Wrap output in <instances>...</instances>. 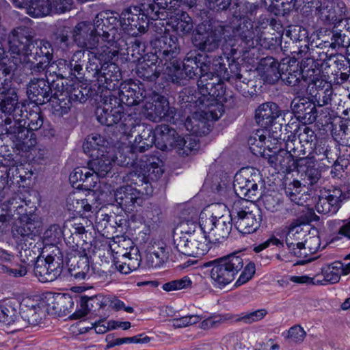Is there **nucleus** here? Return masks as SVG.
<instances>
[{
    "mask_svg": "<svg viewBox=\"0 0 350 350\" xmlns=\"http://www.w3.org/2000/svg\"><path fill=\"white\" fill-rule=\"evenodd\" d=\"M301 191V186L299 180H293L285 188L286 196L290 198L291 202H293L297 205L303 203L301 196H300Z\"/></svg>",
    "mask_w": 350,
    "mask_h": 350,
    "instance_id": "69168bd1",
    "label": "nucleus"
},
{
    "mask_svg": "<svg viewBox=\"0 0 350 350\" xmlns=\"http://www.w3.org/2000/svg\"><path fill=\"white\" fill-rule=\"evenodd\" d=\"M323 70V68H320L319 70L315 69L314 72H310L308 75L309 77L307 80V87L311 88L310 92L312 95L319 90H327L332 86L329 82L319 77V75Z\"/></svg>",
    "mask_w": 350,
    "mask_h": 350,
    "instance_id": "052dcab7",
    "label": "nucleus"
},
{
    "mask_svg": "<svg viewBox=\"0 0 350 350\" xmlns=\"http://www.w3.org/2000/svg\"><path fill=\"white\" fill-rule=\"evenodd\" d=\"M321 247V239L318 236H308L302 243V246L295 252L298 258H306L310 254L316 253Z\"/></svg>",
    "mask_w": 350,
    "mask_h": 350,
    "instance_id": "5fc2aeb1",
    "label": "nucleus"
},
{
    "mask_svg": "<svg viewBox=\"0 0 350 350\" xmlns=\"http://www.w3.org/2000/svg\"><path fill=\"white\" fill-rule=\"evenodd\" d=\"M108 142L99 134H92L86 139L83 145V150L85 154L90 157H100L104 156L107 151Z\"/></svg>",
    "mask_w": 350,
    "mask_h": 350,
    "instance_id": "a19ab883",
    "label": "nucleus"
},
{
    "mask_svg": "<svg viewBox=\"0 0 350 350\" xmlns=\"http://www.w3.org/2000/svg\"><path fill=\"white\" fill-rule=\"evenodd\" d=\"M53 41L57 50L60 51L63 56H68L73 53L70 60L61 58L57 61L56 70L54 71L57 77L71 79L81 77L85 48L79 46L75 40L74 36L70 38L67 31L64 29H58L53 34Z\"/></svg>",
    "mask_w": 350,
    "mask_h": 350,
    "instance_id": "9b49d317",
    "label": "nucleus"
},
{
    "mask_svg": "<svg viewBox=\"0 0 350 350\" xmlns=\"http://www.w3.org/2000/svg\"><path fill=\"white\" fill-rule=\"evenodd\" d=\"M202 108L185 121V127L191 135H208L213 128V122L217 120L224 112V105L213 104L209 107L202 106Z\"/></svg>",
    "mask_w": 350,
    "mask_h": 350,
    "instance_id": "a211bd4d",
    "label": "nucleus"
},
{
    "mask_svg": "<svg viewBox=\"0 0 350 350\" xmlns=\"http://www.w3.org/2000/svg\"><path fill=\"white\" fill-rule=\"evenodd\" d=\"M148 124H141L140 119L136 113H124L122 111L121 118L116 124V128L122 135L126 137L132 136L133 132L138 129V132Z\"/></svg>",
    "mask_w": 350,
    "mask_h": 350,
    "instance_id": "ea45409f",
    "label": "nucleus"
},
{
    "mask_svg": "<svg viewBox=\"0 0 350 350\" xmlns=\"http://www.w3.org/2000/svg\"><path fill=\"white\" fill-rule=\"evenodd\" d=\"M297 149L295 144L286 139L284 148H280L278 152L269 155L268 163L278 172L289 173L297 170L299 166L308 161V159H302L303 155Z\"/></svg>",
    "mask_w": 350,
    "mask_h": 350,
    "instance_id": "6ab92c4d",
    "label": "nucleus"
},
{
    "mask_svg": "<svg viewBox=\"0 0 350 350\" xmlns=\"http://www.w3.org/2000/svg\"><path fill=\"white\" fill-rule=\"evenodd\" d=\"M6 75L3 78L7 80L5 83L0 85V111L5 116V119H1L5 123L6 134L10 139L21 138L27 134V130L20 126L21 120L18 117L23 116V109L25 106L18 102V96L10 89V75Z\"/></svg>",
    "mask_w": 350,
    "mask_h": 350,
    "instance_id": "ddd939ff",
    "label": "nucleus"
},
{
    "mask_svg": "<svg viewBox=\"0 0 350 350\" xmlns=\"http://www.w3.org/2000/svg\"><path fill=\"white\" fill-rule=\"evenodd\" d=\"M302 58L300 66L296 59H291L289 64L286 66L285 68H284L285 64H283L281 68V77H280L284 84L295 88V90L297 92L302 91L307 88L308 77L304 76V72H306L308 75L310 72H314L315 70L312 68L311 69L308 67L305 68L302 64L307 58H312V57ZM293 59H296L295 55H293Z\"/></svg>",
    "mask_w": 350,
    "mask_h": 350,
    "instance_id": "5701e85b",
    "label": "nucleus"
},
{
    "mask_svg": "<svg viewBox=\"0 0 350 350\" xmlns=\"http://www.w3.org/2000/svg\"><path fill=\"white\" fill-rule=\"evenodd\" d=\"M192 241H197V230L194 229L193 231L187 230L184 228V230H180L178 232V228H176L173 234V244L174 249L181 254L186 256L187 252H189V243Z\"/></svg>",
    "mask_w": 350,
    "mask_h": 350,
    "instance_id": "a18cd8bd",
    "label": "nucleus"
},
{
    "mask_svg": "<svg viewBox=\"0 0 350 350\" xmlns=\"http://www.w3.org/2000/svg\"><path fill=\"white\" fill-rule=\"evenodd\" d=\"M284 34L289 38L293 42H299L300 44L297 46V51H291L292 54H297V58L305 57H312V51H310L308 40V33L307 30L301 26H289L285 30Z\"/></svg>",
    "mask_w": 350,
    "mask_h": 350,
    "instance_id": "c85d7f7f",
    "label": "nucleus"
},
{
    "mask_svg": "<svg viewBox=\"0 0 350 350\" xmlns=\"http://www.w3.org/2000/svg\"><path fill=\"white\" fill-rule=\"evenodd\" d=\"M118 88V104L126 106L137 105L148 98L150 90H146L144 84L136 83L129 79L120 83Z\"/></svg>",
    "mask_w": 350,
    "mask_h": 350,
    "instance_id": "393cba45",
    "label": "nucleus"
},
{
    "mask_svg": "<svg viewBox=\"0 0 350 350\" xmlns=\"http://www.w3.org/2000/svg\"><path fill=\"white\" fill-rule=\"evenodd\" d=\"M44 299L47 310L58 315L70 313L75 306L72 297L68 295L46 293Z\"/></svg>",
    "mask_w": 350,
    "mask_h": 350,
    "instance_id": "72a5a7b5",
    "label": "nucleus"
},
{
    "mask_svg": "<svg viewBox=\"0 0 350 350\" xmlns=\"http://www.w3.org/2000/svg\"><path fill=\"white\" fill-rule=\"evenodd\" d=\"M216 217V216L211 215L210 217L203 220V217L200 216V221L197 230L199 236H206L207 239H210L209 236L207 234L213 235V232L215 228Z\"/></svg>",
    "mask_w": 350,
    "mask_h": 350,
    "instance_id": "0e129e2a",
    "label": "nucleus"
},
{
    "mask_svg": "<svg viewBox=\"0 0 350 350\" xmlns=\"http://www.w3.org/2000/svg\"><path fill=\"white\" fill-rule=\"evenodd\" d=\"M192 282L189 277L184 276L182 278L174 280L163 284V289L165 291H173L187 288L191 286Z\"/></svg>",
    "mask_w": 350,
    "mask_h": 350,
    "instance_id": "774afa93",
    "label": "nucleus"
},
{
    "mask_svg": "<svg viewBox=\"0 0 350 350\" xmlns=\"http://www.w3.org/2000/svg\"><path fill=\"white\" fill-rule=\"evenodd\" d=\"M281 68L278 61L271 56L262 58L258 66L264 81L271 84H275L281 77Z\"/></svg>",
    "mask_w": 350,
    "mask_h": 350,
    "instance_id": "4c0bfd02",
    "label": "nucleus"
},
{
    "mask_svg": "<svg viewBox=\"0 0 350 350\" xmlns=\"http://www.w3.org/2000/svg\"><path fill=\"white\" fill-rule=\"evenodd\" d=\"M174 14L170 15L167 18L168 25L170 29L180 36H184L190 34L193 30V21L187 12L174 8L170 12Z\"/></svg>",
    "mask_w": 350,
    "mask_h": 350,
    "instance_id": "2f4dec72",
    "label": "nucleus"
},
{
    "mask_svg": "<svg viewBox=\"0 0 350 350\" xmlns=\"http://www.w3.org/2000/svg\"><path fill=\"white\" fill-rule=\"evenodd\" d=\"M338 229L333 232L331 236V242L334 243L336 241L345 240L350 241V219L340 220Z\"/></svg>",
    "mask_w": 350,
    "mask_h": 350,
    "instance_id": "e2e57ef3",
    "label": "nucleus"
},
{
    "mask_svg": "<svg viewBox=\"0 0 350 350\" xmlns=\"http://www.w3.org/2000/svg\"><path fill=\"white\" fill-rule=\"evenodd\" d=\"M21 120L20 126L24 128L27 131V134L18 139H11L14 144L15 147L23 152H28L37 143L36 135L33 131H37L41 128L43 124V117L40 110L38 108V111H27L26 107L23 109V116L18 117Z\"/></svg>",
    "mask_w": 350,
    "mask_h": 350,
    "instance_id": "412c9836",
    "label": "nucleus"
},
{
    "mask_svg": "<svg viewBox=\"0 0 350 350\" xmlns=\"http://www.w3.org/2000/svg\"><path fill=\"white\" fill-rule=\"evenodd\" d=\"M156 5L150 3L142 4V8L133 6L124 10L120 16L122 30L133 36L144 33L149 27L150 19L159 17L155 12Z\"/></svg>",
    "mask_w": 350,
    "mask_h": 350,
    "instance_id": "4468645a",
    "label": "nucleus"
},
{
    "mask_svg": "<svg viewBox=\"0 0 350 350\" xmlns=\"http://www.w3.org/2000/svg\"><path fill=\"white\" fill-rule=\"evenodd\" d=\"M340 265L336 261L325 265L321 268V274L323 278L321 280L325 285L327 283L336 284L339 282L341 277Z\"/></svg>",
    "mask_w": 350,
    "mask_h": 350,
    "instance_id": "4d7b16f0",
    "label": "nucleus"
},
{
    "mask_svg": "<svg viewBox=\"0 0 350 350\" xmlns=\"http://www.w3.org/2000/svg\"><path fill=\"white\" fill-rule=\"evenodd\" d=\"M18 8H27L29 16L34 18L42 17L52 14L50 0H11Z\"/></svg>",
    "mask_w": 350,
    "mask_h": 350,
    "instance_id": "e433bc0d",
    "label": "nucleus"
},
{
    "mask_svg": "<svg viewBox=\"0 0 350 350\" xmlns=\"http://www.w3.org/2000/svg\"><path fill=\"white\" fill-rule=\"evenodd\" d=\"M239 62H229L228 71L221 56L213 62L212 57L206 53H200L196 50L189 51L186 59L185 79L199 78L198 87L202 107L223 105L221 100L226 92L224 81L234 86L239 92H247V79L240 73Z\"/></svg>",
    "mask_w": 350,
    "mask_h": 350,
    "instance_id": "f257e3e1",
    "label": "nucleus"
},
{
    "mask_svg": "<svg viewBox=\"0 0 350 350\" xmlns=\"http://www.w3.org/2000/svg\"><path fill=\"white\" fill-rule=\"evenodd\" d=\"M153 52L150 57L157 59L165 66V75L173 83H180L186 74V59L188 52L181 63L178 56L180 52L178 38L173 35L155 36L150 40Z\"/></svg>",
    "mask_w": 350,
    "mask_h": 350,
    "instance_id": "9d476101",
    "label": "nucleus"
},
{
    "mask_svg": "<svg viewBox=\"0 0 350 350\" xmlns=\"http://www.w3.org/2000/svg\"><path fill=\"white\" fill-rule=\"evenodd\" d=\"M1 167L8 175V180H9L10 189L12 187H20L21 183L31 178L33 174L31 170L26 167L25 164H20L10 167L1 166Z\"/></svg>",
    "mask_w": 350,
    "mask_h": 350,
    "instance_id": "79ce46f5",
    "label": "nucleus"
},
{
    "mask_svg": "<svg viewBox=\"0 0 350 350\" xmlns=\"http://www.w3.org/2000/svg\"><path fill=\"white\" fill-rule=\"evenodd\" d=\"M159 163L157 158L153 157L126 173L124 179L128 185L120 187L115 194L117 203L125 211H133L136 204L142 203L143 196L152 194L151 181L157 180L164 172Z\"/></svg>",
    "mask_w": 350,
    "mask_h": 350,
    "instance_id": "0eeeda50",
    "label": "nucleus"
},
{
    "mask_svg": "<svg viewBox=\"0 0 350 350\" xmlns=\"http://www.w3.org/2000/svg\"><path fill=\"white\" fill-rule=\"evenodd\" d=\"M347 10L342 1L323 0L316 7V16L323 25L337 24L342 21Z\"/></svg>",
    "mask_w": 350,
    "mask_h": 350,
    "instance_id": "a878e982",
    "label": "nucleus"
},
{
    "mask_svg": "<svg viewBox=\"0 0 350 350\" xmlns=\"http://www.w3.org/2000/svg\"><path fill=\"white\" fill-rule=\"evenodd\" d=\"M295 126L296 128L294 130L295 133L289 135L287 140L291 141L295 144L296 148L299 146L300 150L298 151L304 157L306 154L307 150H311L313 148V146L315 145L317 135L306 124L299 125V124H297Z\"/></svg>",
    "mask_w": 350,
    "mask_h": 350,
    "instance_id": "cd10ccee",
    "label": "nucleus"
},
{
    "mask_svg": "<svg viewBox=\"0 0 350 350\" xmlns=\"http://www.w3.org/2000/svg\"><path fill=\"white\" fill-rule=\"evenodd\" d=\"M233 21L232 25H218L214 28L207 29L206 25L202 23L198 25L196 32L192 37V43L193 46L200 51L204 53H212L219 49L221 45L222 40L226 42L223 46V53L228 62H235L237 59L233 60L232 58L226 54L230 51L231 45L239 44L236 36L234 33V30L237 29V22L233 16Z\"/></svg>",
    "mask_w": 350,
    "mask_h": 350,
    "instance_id": "f8f14e48",
    "label": "nucleus"
},
{
    "mask_svg": "<svg viewBox=\"0 0 350 350\" xmlns=\"http://www.w3.org/2000/svg\"><path fill=\"white\" fill-rule=\"evenodd\" d=\"M90 50L85 68L88 77L98 81L105 94H113L122 79L120 69L113 61L118 59V53H124V49L101 46Z\"/></svg>",
    "mask_w": 350,
    "mask_h": 350,
    "instance_id": "6e6552de",
    "label": "nucleus"
},
{
    "mask_svg": "<svg viewBox=\"0 0 350 350\" xmlns=\"http://www.w3.org/2000/svg\"><path fill=\"white\" fill-rule=\"evenodd\" d=\"M4 201L0 204V232L12 226L14 239L31 238L39 232L40 221L35 213L36 206H31L21 193L10 189Z\"/></svg>",
    "mask_w": 350,
    "mask_h": 350,
    "instance_id": "20e7f679",
    "label": "nucleus"
},
{
    "mask_svg": "<svg viewBox=\"0 0 350 350\" xmlns=\"http://www.w3.org/2000/svg\"><path fill=\"white\" fill-rule=\"evenodd\" d=\"M171 131L175 132L172 130L169 126L162 124L157 127L155 131H153L150 125H148L143 129L140 130L139 134L135 137V140L131 144H122L116 150V162L117 165L124 166L127 167H132L135 170L136 167L142 162L148 161L152 158H157L159 161V166L162 167V161L157 157L152 155H142L139 160H138L137 153H144L147 150L155 144L156 133L162 135V139L167 138V134Z\"/></svg>",
    "mask_w": 350,
    "mask_h": 350,
    "instance_id": "1a4fd4ad",
    "label": "nucleus"
},
{
    "mask_svg": "<svg viewBox=\"0 0 350 350\" xmlns=\"http://www.w3.org/2000/svg\"><path fill=\"white\" fill-rule=\"evenodd\" d=\"M265 209L279 218H286L293 214L294 204L287 202L277 196L266 195L262 198Z\"/></svg>",
    "mask_w": 350,
    "mask_h": 350,
    "instance_id": "58836bf2",
    "label": "nucleus"
},
{
    "mask_svg": "<svg viewBox=\"0 0 350 350\" xmlns=\"http://www.w3.org/2000/svg\"><path fill=\"white\" fill-rule=\"evenodd\" d=\"M103 107L96 110L97 120L103 125L112 126L121 118L122 105L118 104V98L114 94H105Z\"/></svg>",
    "mask_w": 350,
    "mask_h": 350,
    "instance_id": "bb28decb",
    "label": "nucleus"
},
{
    "mask_svg": "<svg viewBox=\"0 0 350 350\" xmlns=\"http://www.w3.org/2000/svg\"><path fill=\"white\" fill-rule=\"evenodd\" d=\"M88 92L86 88H82L79 85L76 87H70L69 90L64 91V92H68L67 96L70 99L71 103L72 102L85 103L88 98Z\"/></svg>",
    "mask_w": 350,
    "mask_h": 350,
    "instance_id": "338daca9",
    "label": "nucleus"
},
{
    "mask_svg": "<svg viewBox=\"0 0 350 350\" xmlns=\"http://www.w3.org/2000/svg\"><path fill=\"white\" fill-rule=\"evenodd\" d=\"M212 266L210 277L212 284L220 289L231 283L243 269V259L239 253H232L208 262Z\"/></svg>",
    "mask_w": 350,
    "mask_h": 350,
    "instance_id": "dca6fc26",
    "label": "nucleus"
},
{
    "mask_svg": "<svg viewBox=\"0 0 350 350\" xmlns=\"http://www.w3.org/2000/svg\"><path fill=\"white\" fill-rule=\"evenodd\" d=\"M306 236L300 225H291L286 236V244L291 254L295 256V252L302 246L300 241L301 237Z\"/></svg>",
    "mask_w": 350,
    "mask_h": 350,
    "instance_id": "3c124183",
    "label": "nucleus"
},
{
    "mask_svg": "<svg viewBox=\"0 0 350 350\" xmlns=\"http://www.w3.org/2000/svg\"><path fill=\"white\" fill-rule=\"evenodd\" d=\"M247 199L234 200L230 206L229 213L232 218L234 227L242 234H249L257 231L260 228L262 215L260 208L247 206Z\"/></svg>",
    "mask_w": 350,
    "mask_h": 350,
    "instance_id": "2eb2a0df",
    "label": "nucleus"
},
{
    "mask_svg": "<svg viewBox=\"0 0 350 350\" xmlns=\"http://www.w3.org/2000/svg\"><path fill=\"white\" fill-rule=\"evenodd\" d=\"M152 3L157 5L155 12L159 14V17L155 19H150L149 26H150V29L157 35H159V36L170 35L168 31L170 27L167 23V18L170 17V14L167 11L172 10L169 8H161L155 2V0H153Z\"/></svg>",
    "mask_w": 350,
    "mask_h": 350,
    "instance_id": "37998d69",
    "label": "nucleus"
},
{
    "mask_svg": "<svg viewBox=\"0 0 350 350\" xmlns=\"http://www.w3.org/2000/svg\"><path fill=\"white\" fill-rule=\"evenodd\" d=\"M78 307L79 308L74 313L78 318L85 317L90 313L101 315L103 311L106 310V295H96L90 297L82 296L77 304Z\"/></svg>",
    "mask_w": 350,
    "mask_h": 350,
    "instance_id": "7c9ffc66",
    "label": "nucleus"
},
{
    "mask_svg": "<svg viewBox=\"0 0 350 350\" xmlns=\"http://www.w3.org/2000/svg\"><path fill=\"white\" fill-rule=\"evenodd\" d=\"M42 316L43 310L37 304L31 305L25 309L23 308L21 314V318L33 326L38 325L42 323Z\"/></svg>",
    "mask_w": 350,
    "mask_h": 350,
    "instance_id": "13d9d810",
    "label": "nucleus"
},
{
    "mask_svg": "<svg viewBox=\"0 0 350 350\" xmlns=\"http://www.w3.org/2000/svg\"><path fill=\"white\" fill-rule=\"evenodd\" d=\"M161 72L165 74V66L157 59L150 57V54H147L136 67L137 77L149 81H155Z\"/></svg>",
    "mask_w": 350,
    "mask_h": 350,
    "instance_id": "473e14b6",
    "label": "nucleus"
},
{
    "mask_svg": "<svg viewBox=\"0 0 350 350\" xmlns=\"http://www.w3.org/2000/svg\"><path fill=\"white\" fill-rule=\"evenodd\" d=\"M212 241L211 239H207L206 236H199L197 232V241H192L189 243L188 250H190L187 252V256L192 257H201L206 254L211 247Z\"/></svg>",
    "mask_w": 350,
    "mask_h": 350,
    "instance_id": "603ef678",
    "label": "nucleus"
},
{
    "mask_svg": "<svg viewBox=\"0 0 350 350\" xmlns=\"http://www.w3.org/2000/svg\"><path fill=\"white\" fill-rule=\"evenodd\" d=\"M232 226L234 225L230 214L228 216L221 215L219 217H217L215 228L213 232V236L215 237L216 240L228 238L232 230Z\"/></svg>",
    "mask_w": 350,
    "mask_h": 350,
    "instance_id": "864d4df0",
    "label": "nucleus"
},
{
    "mask_svg": "<svg viewBox=\"0 0 350 350\" xmlns=\"http://www.w3.org/2000/svg\"><path fill=\"white\" fill-rule=\"evenodd\" d=\"M112 163H116V152L112 158L109 159L107 154L100 157L92 158L89 163L92 171L94 174L95 180L98 181V178H104L111 170Z\"/></svg>",
    "mask_w": 350,
    "mask_h": 350,
    "instance_id": "49530a36",
    "label": "nucleus"
},
{
    "mask_svg": "<svg viewBox=\"0 0 350 350\" xmlns=\"http://www.w3.org/2000/svg\"><path fill=\"white\" fill-rule=\"evenodd\" d=\"M28 97L36 105H43L51 99L53 95L51 85L44 78H33L27 87Z\"/></svg>",
    "mask_w": 350,
    "mask_h": 350,
    "instance_id": "c756f323",
    "label": "nucleus"
},
{
    "mask_svg": "<svg viewBox=\"0 0 350 350\" xmlns=\"http://www.w3.org/2000/svg\"><path fill=\"white\" fill-rule=\"evenodd\" d=\"M327 51H314L312 49V58H307L302 64L305 68H312L319 70L320 68L330 70L326 71L335 76L336 79H340L342 81H347L350 75V60L344 55L334 57L327 59Z\"/></svg>",
    "mask_w": 350,
    "mask_h": 350,
    "instance_id": "f3484780",
    "label": "nucleus"
},
{
    "mask_svg": "<svg viewBox=\"0 0 350 350\" xmlns=\"http://www.w3.org/2000/svg\"><path fill=\"white\" fill-rule=\"evenodd\" d=\"M10 58L8 64H0V85L5 83L6 75L14 72L22 65L32 72H40L49 66L53 59V48L46 40H33L30 28L19 26L9 38Z\"/></svg>",
    "mask_w": 350,
    "mask_h": 350,
    "instance_id": "f03ea898",
    "label": "nucleus"
},
{
    "mask_svg": "<svg viewBox=\"0 0 350 350\" xmlns=\"http://www.w3.org/2000/svg\"><path fill=\"white\" fill-rule=\"evenodd\" d=\"M86 231L82 224L73 221H66L63 227L57 224L51 225L43 234V241L47 245H55L63 237L67 246L68 254L79 257L76 268L70 270V275L77 280H83L89 277L90 265L88 254L92 250V244L83 239Z\"/></svg>",
    "mask_w": 350,
    "mask_h": 350,
    "instance_id": "423d86ee",
    "label": "nucleus"
},
{
    "mask_svg": "<svg viewBox=\"0 0 350 350\" xmlns=\"http://www.w3.org/2000/svg\"><path fill=\"white\" fill-rule=\"evenodd\" d=\"M18 318L17 310L14 307L8 304H0V322L10 325Z\"/></svg>",
    "mask_w": 350,
    "mask_h": 350,
    "instance_id": "680f3d73",
    "label": "nucleus"
},
{
    "mask_svg": "<svg viewBox=\"0 0 350 350\" xmlns=\"http://www.w3.org/2000/svg\"><path fill=\"white\" fill-rule=\"evenodd\" d=\"M120 16L118 12H103L96 16L93 25L87 21L78 23L73 29L75 40L79 46L87 49L101 46L122 48L124 40L118 33Z\"/></svg>",
    "mask_w": 350,
    "mask_h": 350,
    "instance_id": "39448f33",
    "label": "nucleus"
},
{
    "mask_svg": "<svg viewBox=\"0 0 350 350\" xmlns=\"http://www.w3.org/2000/svg\"><path fill=\"white\" fill-rule=\"evenodd\" d=\"M64 260L58 248L45 258L38 259L33 268L34 275L42 282H51L55 280L62 274Z\"/></svg>",
    "mask_w": 350,
    "mask_h": 350,
    "instance_id": "4be33fe9",
    "label": "nucleus"
},
{
    "mask_svg": "<svg viewBox=\"0 0 350 350\" xmlns=\"http://www.w3.org/2000/svg\"><path fill=\"white\" fill-rule=\"evenodd\" d=\"M131 46H128L127 43L124 41V44L122 46L124 49L123 53H118V57L125 59L129 62H139L142 58L144 59V45L139 40H135L131 42Z\"/></svg>",
    "mask_w": 350,
    "mask_h": 350,
    "instance_id": "8fccbe9b",
    "label": "nucleus"
},
{
    "mask_svg": "<svg viewBox=\"0 0 350 350\" xmlns=\"http://www.w3.org/2000/svg\"><path fill=\"white\" fill-rule=\"evenodd\" d=\"M269 130L260 129L253 132L247 139L248 146L250 151L255 155L262 154L266 148L270 150L269 142L267 139L269 135Z\"/></svg>",
    "mask_w": 350,
    "mask_h": 350,
    "instance_id": "c03bdc74",
    "label": "nucleus"
},
{
    "mask_svg": "<svg viewBox=\"0 0 350 350\" xmlns=\"http://www.w3.org/2000/svg\"><path fill=\"white\" fill-rule=\"evenodd\" d=\"M251 180L243 177L241 174L237 173L234 178L233 181V192L234 195L227 202L228 204H232L234 200L238 198L245 199V191L250 189L249 183Z\"/></svg>",
    "mask_w": 350,
    "mask_h": 350,
    "instance_id": "bf43d9fd",
    "label": "nucleus"
},
{
    "mask_svg": "<svg viewBox=\"0 0 350 350\" xmlns=\"http://www.w3.org/2000/svg\"><path fill=\"white\" fill-rule=\"evenodd\" d=\"M38 233L31 238L26 237L25 239H16L21 245V250L18 252V258L21 262L27 265L29 268L35 265L36 262L38 259H41L40 256V245L36 246L33 242L29 240L35 241V237Z\"/></svg>",
    "mask_w": 350,
    "mask_h": 350,
    "instance_id": "c9c22d12",
    "label": "nucleus"
},
{
    "mask_svg": "<svg viewBox=\"0 0 350 350\" xmlns=\"http://www.w3.org/2000/svg\"><path fill=\"white\" fill-rule=\"evenodd\" d=\"M67 93L63 91L58 94L55 92L48 101L51 106L52 113L55 116H63L70 110L72 103L70 99L68 98Z\"/></svg>",
    "mask_w": 350,
    "mask_h": 350,
    "instance_id": "de8ad7c7",
    "label": "nucleus"
},
{
    "mask_svg": "<svg viewBox=\"0 0 350 350\" xmlns=\"http://www.w3.org/2000/svg\"><path fill=\"white\" fill-rule=\"evenodd\" d=\"M280 115L281 111L276 103H265L256 109L255 120L262 128L268 130Z\"/></svg>",
    "mask_w": 350,
    "mask_h": 350,
    "instance_id": "f704fd0d",
    "label": "nucleus"
},
{
    "mask_svg": "<svg viewBox=\"0 0 350 350\" xmlns=\"http://www.w3.org/2000/svg\"><path fill=\"white\" fill-rule=\"evenodd\" d=\"M257 8L250 2L239 3L237 5V10L234 17L237 20V29L234 33L238 36L239 42L231 45L230 51L226 54L233 60L237 59L241 62L251 64V61L258 58V52L260 48L265 49H274L276 46L281 44V40L278 38H262L260 29L257 25H254V16Z\"/></svg>",
    "mask_w": 350,
    "mask_h": 350,
    "instance_id": "7ed1b4c3",
    "label": "nucleus"
},
{
    "mask_svg": "<svg viewBox=\"0 0 350 350\" xmlns=\"http://www.w3.org/2000/svg\"><path fill=\"white\" fill-rule=\"evenodd\" d=\"M330 40H320L319 43L314 42L312 41L310 43L311 48L313 49V47H317V51H320L325 49L327 48H332L333 49H339L340 47L345 46V40L346 36L345 33H342L341 30L333 29L330 32Z\"/></svg>",
    "mask_w": 350,
    "mask_h": 350,
    "instance_id": "09e8293b",
    "label": "nucleus"
},
{
    "mask_svg": "<svg viewBox=\"0 0 350 350\" xmlns=\"http://www.w3.org/2000/svg\"><path fill=\"white\" fill-rule=\"evenodd\" d=\"M350 198V191L344 185L329 189L325 196H321L315 206L317 211L323 215H332L340 209L342 202Z\"/></svg>",
    "mask_w": 350,
    "mask_h": 350,
    "instance_id": "b1692460",
    "label": "nucleus"
},
{
    "mask_svg": "<svg viewBox=\"0 0 350 350\" xmlns=\"http://www.w3.org/2000/svg\"><path fill=\"white\" fill-rule=\"evenodd\" d=\"M302 159H308V161L303 165L299 166L297 171L305 173L309 183L313 185L318 181L321 176L319 170L315 167L317 160L311 154L302 157Z\"/></svg>",
    "mask_w": 350,
    "mask_h": 350,
    "instance_id": "6e6d98bb",
    "label": "nucleus"
},
{
    "mask_svg": "<svg viewBox=\"0 0 350 350\" xmlns=\"http://www.w3.org/2000/svg\"><path fill=\"white\" fill-rule=\"evenodd\" d=\"M143 108L146 118L155 122L164 121L175 124L176 109L169 105L168 100L154 91L149 90Z\"/></svg>",
    "mask_w": 350,
    "mask_h": 350,
    "instance_id": "aec40b11",
    "label": "nucleus"
}]
</instances>
